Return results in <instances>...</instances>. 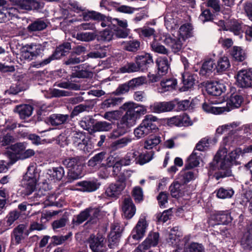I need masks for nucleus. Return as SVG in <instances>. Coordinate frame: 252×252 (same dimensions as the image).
Here are the masks:
<instances>
[{
    "instance_id": "1",
    "label": "nucleus",
    "mask_w": 252,
    "mask_h": 252,
    "mask_svg": "<svg viewBox=\"0 0 252 252\" xmlns=\"http://www.w3.org/2000/svg\"><path fill=\"white\" fill-rule=\"evenodd\" d=\"M227 153V150L226 147L220 148L215 155L214 160L209 163V174H212L214 171L219 170L214 175L217 180L232 175L230 166L242 154V151L240 148H237L228 155Z\"/></svg>"
},
{
    "instance_id": "2",
    "label": "nucleus",
    "mask_w": 252,
    "mask_h": 252,
    "mask_svg": "<svg viewBox=\"0 0 252 252\" xmlns=\"http://www.w3.org/2000/svg\"><path fill=\"white\" fill-rule=\"evenodd\" d=\"M126 111V113L123 115L120 120L116 124H111V129L113 131L111 133V138H117L126 132L128 129L134 126L137 120L131 114L130 111L127 109H122Z\"/></svg>"
},
{
    "instance_id": "3",
    "label": "nucleus",
    "mask_w": 252,
    "mask_h": 252,
    "mask_svg": "<svg viewBox=\"0 0 252 252\" xmlns=\"http://www.w3.org/2000/svg\"><path fill=\"white\" fill-rule=\"evenodd\" d=\"M158 121V118L155 116L151 114L146 115L139 126L134 130L135 137L140 139L156 131L158 127L155 123Z\"/></svg>"
},
{
    "instance_id": "4",
    "label": "nucleus",
    "mask_w": 252,
    "mask_h": 252,
    "mask_svg": "<svg viewBox=\"0 0 252 252\" xmlns=\"http://www.w3.org/2000/svg\"><path fill=\"white\" fill-rule=\"evenodd\" d=\"M63 164L69 169V178L76 180L82 177L83 167L79 157L66 158L63 161Z\"/></svg>"
},
{
    "instance_id": "5",
    "label": "nucleus",
    "mask_w": 252,
    "mask_h": 252,
    "mask_svg": "<svg viewBox=\"0 0 252 252\" xmlns=\"http://www.w3.org/2000/svg\"><path fill=\"white\" fill-rule=\"evenodd\" d=\"M71 49V44L69 42H65L57 47L54 53L48 58L43 60L36 66H44L49 63L52 61L60 59L65 55V53Z\"/></svg>"
},
{
    "instance_id": "6",
    "label": "nucleus",
    "mask_w": 252,
    "mask_h": 252,
    "mask_svg": "<svg viewBox=\"0 0 252 252\" xmlns=\"http://www.w3.org/2000/svg\"><path fill=\"white\" fill-rule=\"evenodd\" d=\"M237 84L241 88H252V69H242L237 74Z\"/></svg>"
},
{
    "instance_id": "7",
    "label": "nucleus",
    "mask_w": 252,
    "mask_h": 252,
    "mask_svg": "<svg viewBox=\"0 0 252 252\" xmlns=\"http://www.w3.org/2000/svg\"><path fill=\"white\" fill-rule=\"evenodd\" d=\"M105 242L102 237L95 236L93 234L91 235L87 240L89 247L93 252H105L107 250Z\"/></svg>"
},
{
    "instance_id": "8",
    "label": "nucleus",
    "mask_w": 252,
    "mask_h": 252,
    "mask_svg": "<svg viewBox=\"0 0 252 252\" xmlns=\"http://www.w3.org/2000/svg\"><path fill=\"white\" fill-rule=\"evenodd\" d=\"M175 106L172 101H157L151 103L148 108L151 113L160 114L172 111Z\"/></svg>"
},
{
    "instance_id": "9",
    "label": "nucleus",
    "mask_w": 252,
    "mask_h": 252,
    "mask_svg": "<svg viewBox=\"0 0 252 252\" xmlns=\"http://www.w3.org/2000/svg\"><path fill=\"white\" fill-rule=\"evenodd\" d=\"M147 226L148 224L146 220V216L145 215H142L136 225L132 231L130 238L135 240H140L143 237Z\"/></svg>"
},
{
    "instance_id": "10",
    "label": "nucleus",
    "mask_w": 252,
    "mask_h": 252,
    "mask_svg": "<svg viewBox=\"0 0 252 252\" xmlns=\"http://www.w3.org/2000/svg\"><path fill=\"white\" fill-rule=\"evenodd\" d=\"M159 240V234L157 232H151L147 238L139 245L135 250L134 252H145L151 247L157 245Z\"/></svg>"
},
{
    "instance_id": "11",
    "label": "nucleus",
    "mask_w": 252,
    "mask_h": 252,
    "mask_svg": "<svg viewBox=\"0 0 252 252\" xmlns=\"http://www.w3.org/2000/svg\"><path fill=\"white\" fill-rule=\"evenodd\" d=\"M120 108L129 110L137 120L139 119L142 115H144L147 112L146 106L136 104L130 102L125 103L120 107Z\"/></svg>"
},
{
    "instance_id": "12",
    "label": "nucleus",
    "mask_w": 252,
    "mask_h": 252,
    "mask_svg": "<svg viewBox=\"0 0 252 252\" xmlns=\"http://www.w3.org/2000/svg\"><path fill=\"white\" fill-rule=\"evenodd\" d=\"M135 61L141 72L146 71L150 65L154 63L152 56L148 53H143L137 56Z\"/></svg>"
},
{
    "instance_id": "13",
    "label": "nucleus",
    "mask_w": 252,
    "mask_h": 252,
    "mask_svg": "<svg viewBox=\"0 0 252 252\" xmlns=\"http://www.w3.org/2000/svg\"><path fill=\"white\" fill-rule=\"evenodd\" d=\"M73 144L80 150L85 152H89L88 150V140L85 133L82 132L75 131L72 137Z\"/></svg>"
},
{
    "instance_id": "14",
    "label": "nucleus",
    "mask_w": 252,
    "mask_h": 252,
    "mask_svg": "<svg viewBox=\"0 0 252 252\" xmlns=\"http://www.w3.org/2000/svg\"><path fill=\"white\" fill-rule=\"evenodd\" d=\"M64 175V171L63 168L61 166L54 167L52 169L48 170L47 175L48 181L45 180L42 182L44 185H48L49 182L50 181H60Z\"/></svg>"
},
{
    "instance_id": "15",
    "label": "nucleus",
    "mask_w": 252,
    "mask_h": 252,
    "mask_svg": "<svg viewBox=\"0 0 252 252\" xmlns=\"http://www.w3.org/2000/svg\"><path fill=\"white\" fill-rule=\"evenodd\" d=\"M184 41V40H182V39L179 37L178 36L173 38L168 34L165 35L164 39L165 44L170 46L172 51L175 53H178L181 50Z\"/></svg>"
},
{
    "instance_id": "16",
    "label": "nucleus",
    "mask_w": 252,
    "mask_h": 252,
    "mask_svg": "<svg viewBox=\"0 0 252 252\" xmlns=\"http://www.w3.org/2000/svg\"><path fill=\"white\" fill-rule=\"evenodd\" d=\"M83 19L85 21H88L90 19H93L95 20L101 21V26L102 27H105L107 26H109V20L108 18L101 14L99 12L94 11H89L88 12H84L83 13Z\"/></svg>"
},
{
    "instance_id": "17",
    "label": "nucleus",
    "mask_w": 252,
    "mask_h": 252,
    "mask_svg": "<svg viewBox=\"0 0 252 252\" xmlns=\"http://www.w3.org/2000/svg\"><path fill=\"white\" fill-rule=\"evenodd\" d=\"M132 155L130 152H128L126 157L123 159H115L113 160V162H115L113 165V173L114 174L117 175L120 171L122 166H126L129 165L132 162L135 161L134 158H133Z\"/></svg>"
},
{
    "instance_id": "18",
    "label": "nucleus",
    "mask_w": 252,
    "mask_h": 252,
    "mask_svg": "<svg viewBox=\"0 0 252 252\" xmlns=\"http://www.w3.org/2000/svg\"><path fill=\"white\" fill-rule=\"evenodd\" d=\"M177 81L175 78H169L162 79L160 86L158 88V92L162 94L166 92L172 91L176 89Z\"/></svg>"
},
{
    "instance_id": "19",
    "label": "nucleus",
    "mask_w": 252,
    "mask_h": 252,
    "mask_svg": "<svg viewBox=\"0 0 252 252\" xmlns=\"http://www.w3.org/2000/svg\"><path fill=\"white\" fill-rule=\"evenodd\" d=\"M212 217L218 224H227L232 220V218L228 210L217 212Z\"/></svg>"
},
{
    "instance_id": "20",
    "label": "nucleus",
    "mask_w": 252,
    "mask_h": 252,
    "mask_svg": "<svg viewBox=\"0 0 252 252\" xmlns=\"http://www.w3.org/2000/svg\"><path fill=\"white\" fill-rule=\"evenodd\" d=\"M225 90V87L224 85L218 82H210L206 85L207 93L215 96L220 95Z\"/></svg>"
},
{
    "instance_id": "21",
    "label": "nucleus",
    "mask_w": 252,
    "mask_h": 252,
    "mask_svg": "<svg viewBox=\"0 0 252 252\" xmlns=\"http://www.w3.org/2000/svg\"><path fill=\"white\" fill-rule=\"evenodd\" d=\"M123 211L125 218L130 219L134 215L136 212V208L131 198L125 199L122 207Z\"/></svg>"
},
{
    "instance_id": "22",
    "label": "nucleus",
    "mask_w": 252,
    "mask_h": 252,
    "mask_svg": "<svg viewBox=\"0 0 252 252\" xmlns=\"http://www.w3.org/2000/svg\"><path fill=\"white\" fill-rule=\"evenodd\" d=\"M240 244L245 250L252 249V224L247 227V231L241 238Z\"/></svg>"
},
{
    "instance_id": "23",
    "label": "nucleus",
    "mask_w": 252,
    "mask_h": 252,
    "mask_svg": "<svg viewBox=\"0 0 252 252\" xmlns=\"http://www.w3.org/2000/svg\"><path fill=\"white\" fill-rule=\"evenodd\" d=\"M77 186L81 187L80 190L92 192L98 189L100 185L97 181H84L77 183Z\"/></svg>"
},
{
    "instance_id": "24",
    "label": "nucleus",
    "mask_w": 252,
    "mask_h": 252,
    "mask_svg": "<svg viewBox=\"0 0 252 252\" xmlns=\"http://www.w3.org/2000/svg\"><path fill=\"white\" fill-rule=\"evenodd\" d=\"M200 156L201 153L194 149L186 160V168L187 169H191L197 166L201 160Z\"/></svg>"
},
{
    "instance_id": "25",
    "label": "nucleus",
    "mask_w": 252,
    "mask_h": 252,
    "mask_svg": "<svg viewBox=\"0 0 252 252\" xmlns=\"http://www.w3.org/2000/svg\"><path fill=\"white\" fill-rule=\"evenodd\" d=\"M123 227L119 222H115L111 225V242L113 245H117L120 241Z\"/></svg>"
},
{
    "instance_id": "26",
    "label": "nucleus",
    "mask_w": 252,
    "mask_h": 252,
    "mask_svg": "<svg viewBox=\"0 0 252 252\" xmlns=\"http://www.w3.org/2000/svg\"><path fill=\"white\" fill-rule=\"evenodd\" d=\"M158 72L159 74L165 75L168 72L170 64L168 59L165 57H159L156 60Z\"/></svg>"
},
{
    "instance_id": "27",
    "label": "nucleus",
    "mask_w": 252,
    "mask_h": 252,
    "mask_svg": "<svg viewBox=\"0 0 252 252\" xmlns=\"http://www.w3.org/2000/svg\"><path fill=\"white\" fill-rule=\"evenodd\" d=\"M180 232L178 231L177 227H174L170 229L169 232L168 236L167 238V242L170 245L173 246H178L181 244L180 239Z\"/></svg>"
},
{
    "instance_id": "28",
    "label": "nucleus",
    "mask_w": 252,
    "mask_h": 252,
    "mask_svg": "<svg viewBox=\"0 0 252 252\" xmlns=\"http://www.w3.org/2000/svg\"><path fill=\"white\" fill-rule=\"evenodd\" d=\"M32 111L33 107L28 104L17 106L14 109V111L17 112L22 119L29 117L32 115Z\"/></svg>"
},
{
    "instance_id": "29",
    "label": "nucleus",
    "mask_w": 252,
    "mask_h": 252,
    "mask_svg": "<svg viewBox=\"0 0 252 252\" xmlns=\"http://www.w3.org/2000/svg\"><path fill=\"white\" fill-rule=\"evenodd\" d=\"M69 119V115L61 114H54L49 118V122L52 126H59L65 124Z\"/></svg>"
},
{
    "instance_id": "30",
    "label": "nucleus",
    "mask_w": 252,
    "mask_h": 252,
    "mask_svg": "<svg viewBox=\"0 0 252 252\" xmlns=\"http://www.w3.org/2000/svg\"><path fill=\"white\" fill-rule=\"evenodd\" d=\"M122 45L125 50L131 52H136L140 49L141 42L137 39H132L123 41Z\"/></svg>"
},
{
    "instance_id": "31",
    "label": "nucleus",
    "mask_w": 252,
    "mask_h": 252,
    "mask_svg": "<svg viewBox=\"0 0 252 252\" xmlns=\"http://www.w3.org/2000/svg\"><path fill=\"white\" fill-rule=\"evenodd\" d=\"M243 101V98L241 95L237 94L231 95L227 102L228 109L227 110L225 109V111H228L230 109L239 107Z\"/></svg>"
},
{
    "instance_id": "32",
    "label": "nucleus",
    "mask_w": 252,
    "mask_h": 252,
    "mask_svg": "<svg viewBox=\"0 0 252 252\" xmlns=\"http://www.w3.org/2000/svg\"><path fill=\"white\" fill-rule=\"evenodd\" d=\"M132 141V138L126 136L118 139L111 143V151L123 148Z\"/></svg>"
},
{
    "instance_id": "33",
    "label": "nucleus",
    "mask_w": 252,
    "mask_h": 252,
    "mask_svg": "<svg viewBox=\"0 0 252 252\" xmlns=\"http://www.w3.org/2000/svg\"><path fill=\"white\" fill-rule=\"evenodd\" d=\"M192 27L189 24H184L179 29L178 36L182 40L185 41L191 36Z\"/></svg>"
},
{
    "instance_id": "34",
    "label": "nucleus",
    "mask_w": 252,
    "mask_h": 252,
    "mask_svg": "<svg viewBox=\"0 0 252 252\" xmlns=\"http://www.w3.org/2000/svg\"><path fill=\"white\" fill-rule=\"evenodd\" d=\"M215 63L212 59L205 61L200 70V74L202 75H206L213 72L216 68Z\"/></svg>"
},
{
    "instance_id": "35",
    "label": "nucleus",
    "mask_w": 252,
    "mask_h": 252,
    "mask_svg": "<svg viewBox=\"0 0 252 252\" xmlns=\"http://www.w3.org/2000/svg\"><path fill=\"white\" fill-rule=\"evenodd\" d=\"M230 66V63L228 58L223 56L218 59L216 68L218 72H222L226 70Z\"/></svg>"
},
{
    "instance_id": "36",
    "label": "nucleus",
    "mask_w": 252,
    "mask_h": 252,
    "mask_svg": "<svg viewBox=\"0 0 252 252\" xmlns=\"http://www.w3.org/2000/svg\"><path fill=\"white\" fill-rule=\"evenodd\" d=\"M161 142L160 136L156 135L149 136L144 142V148L146 149H152Z\"/></svg>"
},
{
    "instance_id": "37",
    "label": "nucleus",
    "mask_w": 252,
    "mask_h": 252,
    "mask_svg": "<svg viewBox=\"0 0 252 252\" xmlns=\"http://www.w3.org/2000/svg\"><path fill=\"white\" fill-rule=\"evenodd\" d=\"M243 26L236 20H232L229 22L226 31H229L235 35H239L243 32Z\"/></svg>"
},
{
    "instance_id": "38",
    "label": "nucleus",
    "mask_w": 252,
    "mask_h": 252,
    "mask_svg": "<svg viewBox=\"0 0 252 252\" xmlns=\"http://www.w3.org/2000/svg\"><path fill=\"white\" fill-rule=\"evenodd\" d=\"M111 40L114 36L117 38H125L127 37L129 34V30L126 29H121L114 26L111 27Z\"/></svg>"
},
{
    "instance_id": "39",
    "label": "nucleus",
    "mask_w": 252,
    "mask_h": 252,
    "mask_svg": "<svg viewBox=\"0 0 252 252\" xmlns=\"http://www.w3.org/2000/svg\"><path fill=\"white\" fill-rule=\"evenodd\" d=\"M37 181L23 179V186L24 189L23 190L25 195L31 194L35 189Z\"/></svg>"
},
{
    "instance_id": "40",
    "label": "nucleus",
    "mask_w": 252,
    "mask_h": 252,
    "mask_svg": "<svg viewBox=\"0 0 252 252\" xmlns=\"http://www.w3.org/2000/svg\"><path fill=\"white\" fill-rule=\"evenodd\" d=\"M240 125L239 122H232L219 126L216 129V133L221 135L227 131H233Z\"/></svg>"
},
{
    "instance_id": "41",
    "label": "nucleus",
    "mask_w": 252,
    "mask_h": 252,
    "mask_svg": "<svg viewBox=\"0 0 252 252\" xmlns=\"http://www.w3.org/2000/svg\"><path fill=\"white\" fill-rule=\"evenodd\" d=\"M195 80L194 75L190 74L188 72L185 71L182 74V81L185 88L184 91L192 87L194 84Z\"/></svg>"
},
{
    "instance_id": "42",
    "label": "nucleus",
    "mask_w": 252,
    "mask_h": 252,
    "mask_svg": "<svg viewBox=\"0 0 252 252\" xmlns=\"http://www.w3.org/2000/svg\"><path fill=\"white\" fill-rule=\"evenodd\" d=\"M25 229L26 226L24 224H20L14 229L13 237L17 244H19L24 239L23 234Z\"/></svg>"
},
{
    "instance_id": "43",
    "label": "nucleus",
    "mask_w": 252,
    "mask_h": 252,
    "mask_svg": "<svg viewBox=\"0 0 252 252\" xmlns=\"http://www.w3.org/2000/svg\"><path fill=\"white\" fill-rule=\"evenodd\" d=\"M46 27V23L43 20L38 19L30 24L28 27V29L29 31L35 32L42 31Z\"/></svg>"
},
{
    "instance_id": "44",
    "label": "nucleus",
    "mask_w": 252,
    "mask_h": 252,
    "mask_svg": "<svg viewBox=\"0 0 252 252\" xmlns=\"http://www.w3.org/2000/svg\"><path fill=\"white\" fill-rule=\"evenodd\" d=\"M96 36L95 32H81L76 35L77 39L81 41L89 42L94 40Z\"/></svg>"
},
{
    "instance_id": "45",
    "label": "nucleus",
    "mask_w": 252,
    "mask_h": 252,
    "mask_svg": "<svg viewBox=\"0 0 252 252\" xmlns=\"http://www.w3.org/2000/svg\"><path fill=\"white\" fill-rule=\"evenodd\" d=\"M10 149L12 151L13 153L10 152H7V154L9 156L12 158V156H14V154H17L20 155V157L21 158L23 152L26 149V146L23 143H18L11 145Z\"/></svg>"
},
{
    "instance_id": "46",
    "label": "nucleus",
    "mask_w": 252,
    "mask_h": 252,
    "mask_svg": "<svg viewBox=\"0 0 252 252\" xmlns=\"http://www.w3.org/2000/svg\"><path fill=\"white\" fill-rule=\"evenodd\" d=\"M95 120L92 116H88L83 117L79 122V125L84 129L89 130L91 129V126L94 125Z\"/></svg>"
},
{
    "instance_id": "47",
    "label": "nucleus",
    "mask_w": 252,
    "mask_h": 252,
    "mask_svg": "<svg viewBox=\"0 0 252 252\" xmlns=\"http://www.w3.org/2000/svg\"><path fill=\"white\" fill-rule=\"evenodd\" d=\"M203 110L208 113H211L214 114H219L225 111V108L223 107H215L212 104L204 103L202 105Z\"/></svg>"
},
{
    "instance_id": "48",
    "label": "nucleus",
    "mask_w": 252,
    "mask_h": 252,
    "mask_svg": "<svg viewBox=\"0 0 252 252\" xmlns=\"http://www.w3.org/2000/svg\"><path fill=\"white\" fill-rule=\"evenodd\" d=\"M234 193V191L232 189L220 188L217 191V196L221 199L230 198Z\"/></svg>"
},
{
    "instance_id": "49",
    "label": "nucleus",
    "mask_w": 252,
    "mask_h": 252,
    "mask_svg": "<svg viewBox=\"0 0 252 252\" xmlns=\"http://www.w3.org/2000/svg\"><path fill=\"white\" fill-rule=\"evenodd\" d=\"M38 176V174L36 171V167L32 165L28 167L27 171L24 177V179L37 181Z\"/></svg>"
},
{
    "instance_id": "50",
    "label": "nucleus",
    "mask_w": 252,
    "mask_h": 252,
    "mask_svg": "<svg viewBox=\"0 0 252 252\" xmlns=\"http://www.w3.org/2000/svg\"><path fill=\"white\" fill-rule=\"evenodd\" d=\"M165 25L169 30L175 29L177 28V21L173 18L171 13L167 14L164 17Z\"/></svg>"
},
{
    "instance_id": "51",
    "label": "nucleus",
    "mask_w": 252,
    "mask_h": 252,
    "mask_svg": "<svg viewBox=\"0 0 252 252\" xmlns=\"http://www.w3.org/2000/svg\"><path fill=\"white\" fill-rule=\"evenodd\" d=\"M110 162V159L109 157L107 158L106 162L102 163L100 167L99 176L103 179L107 178L109 176L110 170L109 168L110 165L109 163Z\"/></svg>"
},
{
    "instance_id": "52",
    "label": "nucleus",
    "mask_w": 252,
    "mask_h": 252,
    "mask_svg": "<svg viewBox=\"0 0 252 252\" xmlns=\"http://www.w3.org/2000/svg\"><path fill=\"white\" fill-rule=\"evenodd\" d=\"M110 129V125L109 123L106 122H98L94 123L93 128L91 129L92 131H108Z\"/></svg>"
},
{
    "instance_id": "53",
    "label": "nucleus",
    "mask_w": 252,
    "mask_h": 252,
    "mask_svg": "<svg viewBox=\"0 0 252 252\" xmlns=\"http://www.w3.org/2000/svg\"><path fill=\"white\" fill-rule=\"evenodd\" d=\"M27 45L32 53L33 59L39 56L44 50V47L40 44L31 43Z\"/></svg>"
},
{
    "instance_id": "54",
    "label": "nucleus",
    "mask_w": 252,
    "mask_h": 252,
    "mask_svg": "<svg viewBox=\"0 0 252 252\" xmlns=\"http://www.w3.org/2000/svg\"><path fill=\"white\" fill-rule=\"evenodd\" d=\"M14 141L13 137L9 133H6V130L0 131V145L5 146L9 145Z\"/></svg>"
},
{
    "instance_id": "55",
    "label": "nucleus",
    "mask_w": 252,
    "mask_h": 252,
    "mask_svg": "<svg viewBox=\"0 0 252 252\" xmlns=\"http://www.w3.org/2000/svg\"><path fill=\"white\" fill-rule=\"evenodd\" d=\"M231 55L235 60L240 62L244 61L246 57L244 51L240 47L237 46L233 47Z\"/></svg>"
},
{
    "instance_id": "56",
    "label": "nucleus",
    "mask_w": 252,
    "mask_h": 252,
    "mask_svg": "<svg viewBox=\"0 0 252 252\" xmlns=\"http://www.w3.org/2000/svg\"><path fill=\"white\" fill-rule=\"evenodd\" d=\"M122 73H131L140 71L138 65L136 63H130L126 64L120 69Z\"/></svg>"
},
{
    "instance_id": "57",
    "label": "nucleus",
    "mask_w": 252,
    "mask_h": 252,
    "mask_svg": "<svg viewBox=\"0 0 252 252\" xmlns=\"http://www.w3.org/2000/svg\"><path fill=\"white\" fill-rule=\"evenodd\" d=\"M78 66H74L72 69V73L71 75L72 78H87L90 76L91 72L84 70H78Z\"/></svg>"
},
{
    "instance_id": "58",
    "label": "nucleus",
    "mask_w": 252,
    "mask_h": 252,
    "mask_svg": "<svg viewBox=\"0 0 252 252\" xmlns=\"http://www.w3.org/2000/svg\"><path fill=\"white\" fill-rule=\"evenodd\" d=\"M89 217L88 210L86 209L81 212V213L76 216V219L73 220L72 222L74 224L79 225L87 220Z\"/></svg>"
},
{
    "instance_id": "59",
    "label": "nucleus",
    "mask_w": 252,
    "mask_h": 252,
    "mask_svg": "<svg viewBox=\"0 0 252 252\" xmlns=\"http://www.w3.org/2000/svg\"><path fill=\"white\" fill-rule=\"evenodd\" d=\"M210 142L211 140L209 138H203L196 144L195 150L200 153L201 151H204L209 147Z\"/></svg>"
},
{
    "instance_id": "60",
    "label": "nucleus",
    "mask_w": 252,
    "mask_h": 252,
    "mask_svg": "<svg viewBox=\"0 0 252 252\" xmlns=\"http://www.w3.org/2000/svg\"><path fill=\"white\" fill-rule=\"evenodd\" d=\"M252 200V191L251 190H246L241 195V197L238 198L239 203L243 206Z\"/></svg>"
},
{
    "instance_id": "61",
    "label": "nucleus",
    "mask_w": 252,
    "mask_h": 252,
    "mask_svg": "<svg viewBox=\"0 0 252 252\" xmlns=\"http://www.w3.org/2000/svg\"><path fill=\"white\" fill-rule=\"evenodd\" d=\"M124 185L122 183L111 186V198H117L121 194V191L124 189Z\"/></svg>"
},
{
    "instance_id": "62",
    "label": "nucleus",
    "mask_w": 252,
    "mask_h": 252,
    "mask_svg": "<svg viewBox=\"0 0 252 252\" xmlns=\"http://www.w3.org/2000/svg\"><path fill=\"white\" fill-rule=\"evenodd\" d=\"M152 50L157 53L162 54H168V51L165 47L155 41L153 42L151 44Z\"/></svg>"
},
{
    "instance_id": "63",
    "label": "nucleus",
    "mask_w": 252,
    "mask_h": 252,
    "mask_svg": "<svg viewBox=\"0 0 252 252\" xmlns=\"http://www.w3.org/2000/svg\"><path fill=\"white\" fill-rule=\"evenodd\" d=\"M131 89L128 82L119 85L117 89L113 92V95H121L127 93Z\"/></svg>"
},
{
    "instance_id": "64",
    "label": "nucleus",
    "mask_w": 252,
    "mask_h": 252,
    "mask_svg": "<svg viewBox=\"0 0 252 252\" xmlns=\"http://www.w3.org/2000/svg\"><path fill=\"white\" fill-rule=\"evenodd\" d=\"M187 252H204V248L200 244L192 243L189 244L186 250Z\"/></svg>"
}]
</instances>
